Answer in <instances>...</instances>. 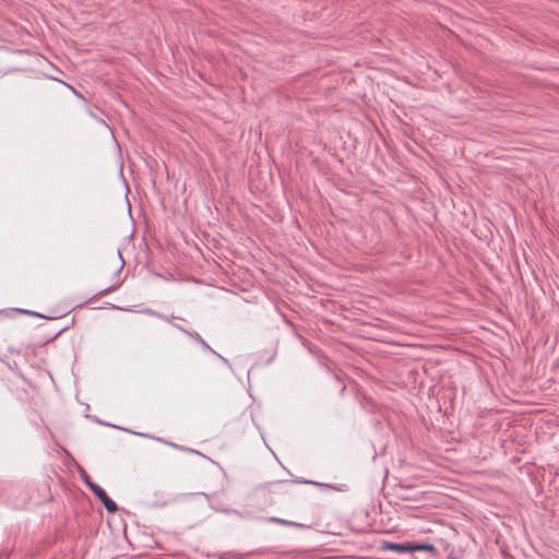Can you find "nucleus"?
<instances>
[{
	"label": "nucleus",
	"mask_w": 559,
	"mask_h": 559,
	"mask_svg": "<svg viewBox=\"0 0 559 559\" xmlns=\"http://www.w3.org/2000/svg\"><path fill=\"white\" fill-rule=\"evenodd\" d=\"M192 336L195 340L200 341L204 347L209 348V345L204 341L201 340V337H200V335L198 333L192 334Z\"/></svg>",
	"instance_id": "423d86ee"
},
{
	"label": "nucleus",
	"mask_w": 559,
	"mask_h": 559,
	"mask_svg": "<svg viewBox=\"0 0 559 559\" xmlns=\"http://www.w3.org/2000/svg\"><path fill=\"white\" fill-rule=\"evenodd\" d=\"M94 495L104 503L108 512L117 511V504L107 496L106 491L98 485L87 483Z\"/></svg>",
	"instance_id": "f257e3e1"
},
{
	"label": "nucleus",
	"mask_w": 559,
	"mask_h": 559,
	"mask_svg": "<svg viewBox=\"0 0 559 559\" xmlns=\"http://www.w3.org/2000/svg\"><path fill=\"white\" fill-rule=\"evenodd\" d=\"M143 312H144V313H147V314H150V316H154V317H157V318H160V319H164V320H167V321H168V319H167L166 317H164L163 314L157 313L156 311H153V310H151V309H145V310H143Z\"/></svg>",
	"instance_id": "39448f33"
},
{
	"label": "nucleus",
	"mask_w": 559,
	"mask_h": 559,
	"mask_svg": "<svg viewBox=\"0 0 559 559\" xmlns=\"http://www.w3.org/2000/svg\"><path fill=\"white\" fill-rule=\"evenodd\" d=\"M413 550H426V551L435 552L436 548L433 545L424 544V545H417V546L412 547V551Z\"/></svg>",
	"instance_id": "20e7f679"
},
{
	"label": "nucleus",
	"mask_w": 559,
	"mask_h": 559,
	"mask_svg": "<svg viewBox=\"0 0 559 559\" xmlns=\"http://www.w3.org/2000/svg\"><path fill=\"white\" fill-rule=\"evenodd\" d=\"M265 521H267L270 523H277L281 525L292 526V527H302L304 526L302 524H299V523H296L293 521H288V520H283V519L275 518V516L267 518V519H265Z\"/></svg>",
	"instance_id": "f03ea898"
},
{
	"label": "nucleus",
	"mask_w": 559,
	"mask_h": 559,
	"mask_svg": "<svg viewBox=\"0 0 559 559\" xmlns=\"http://www.w3.org/2000/svg\"><path fill=\"white\" fill-rule=\"evenodd\" d=\"M384 548L397 552L412 551V547L404 544H386Z\"/></svg>",
	"instance_id": "7ed1b4c3"
}]
</instances>
